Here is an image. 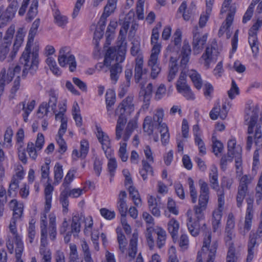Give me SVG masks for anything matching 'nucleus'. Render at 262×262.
I'll return each instance as SVG.
<instances>
[{
    "mask_svg": "<svg viewBox=\"0 0 262 262\" xmlns=\"http://www.w3.org/2000/svg\"><path fill=\"white\" fill-rule=\"evenodd\" d=\"M96 135L97 139L101 145L102 149L104 151L105 156L107 159H109L107 168L111 177H113L115 175L117 164L116 159L112 158L113 151L111 147L110 139L108 136L103 132L100 126L96 125Z\"/></svg>",
    "mask_w": 262,
    "mask_h": 262,
    "instance_id": "7ed1b4c3",
    "label": "nucleus"
},
{
    "mask_svg": "<svg viewBox=\"0 0 262 262\" xmlns=\"http://www.w3.org/2000/svg\"><path fill=\"white\" fill-rule=\"evenodd\" d=\"M164 117V111L163 108H159L156 110L155 114L154 115L152 120L154 122L156 123L160 127H161V125L164 123H162L163 119Z\"/></svg>",
    "mask_w": 262,
    "mask_h": 262,
    "instance_id": "6e6d98bb",
    "label": "nucleus"
},
{
    "mask_svg": "<svg viewBox=\"0 0 262 262\" xmlns=\"http://www.w3.org/2000/svg\"><path fill=\"white\" fill-rule=\"evenodd\" d=\"M239 90L234 80L232 79L231 82V88L228 91V95L231 99H233L235 95L239 94Z\"/></svg>",
    "mask_w": 262,
    "mask_h": 262,
    "instance_id": "69168bd1",
    "label": "nucleus"
},
{
    "mask_svg": "<svg viewBox=\"0 0 262 262\" xmlns=\"http://www.w3.org/2000/svg\"><path fill=\"white\" fill-rule=\"evenodd\" d=\"M217 247V241H211L210 235L208 234L204 239L202 250L198 253L196 262H214Z\"/></svg>",
    "mask_w": 262,
    "mask_h": 262,
    "instance_id": "39448f33",
    "label": "nucleus"
},
{
    "mask_svg": "<svg viewBox=\"0 0 262 262\" xmlns=\"http://www.w3.org/2000/svg\"><path fill=\"white\" fill-rule=\"evenodd\" d=\"M80 219L79 215H74L72 217L71 224V232L73 233H78L80 231Z\"/></svg>",
    "mask_w": 262,
    "mask_h": 262,
    "instance_id": "a18cd8bd",
    "label": "nucleus"
},
{
    "mask_svg": "<svg viewBox=\"0 0 262 262\" xmlns=\"http://www.w3.org/2000/svg\"><path fill=\"white\" fill-rule=\"evenodd\" d=\"M54 181L53 184L58 185L63 178L62 166L59 163H56L54 168Z\"/></svg>",
    "mask_w": 262,
    "mask_h": 262,
    "instance_id": "c9c22d12",
    "label": "nucleus"
},
{
    "mask_svg": "<svg viewBox=\"0 0 262 262\" xmlns=\"http://www.w3.org/2000/svg\"><path fill=\"white\" fill-rule=\"evenodd\" d=\"M15 12L13 11L11 8H7L6 11L3 12L0 16V28L5 26L6 23L11 20L14 16Z\"/></svg>",
    "mask_w": 262,
    "mask_h": 262,
    "instance_id": "c756f323",
    "label": "nucleus"
},
{
    "mask_svg": "<svg viewBox=\"0 0 262 262\" xmlns=\"http://www.w3.org/2000/svg\"><path fill=\"white\" fill-rule=\"evenodd\" d=\"M53 16L55 24L59 27H64L68 22L67 17L62 15L58 9L54 11Z\"/></svg>",
    "mask_w": 262,
    "mask_h": 262,
    "instance_id": "72a5a7b5",
    "label": "nucleus"
},
{
    "mask_svg": "<svg viewBox=\"0 0 262 262\" xmlns=\"http://www.w3.org/2000/svg\"><path fill=\"white\" fill-rule=\"evenodd\" d=\"M191 53L190 46L187 40H185L183 42V45L181 51L180 57L181 58L180 65L184 68H185L189 62L190 56Z\"/></svg>",
    "mask_w": 262,
    "mask_h": 262,
    "instance_id": "4468645a",
    "label": "nucleus"
},
{
    "mask_svg": "<svg viewBox=\"0 0 262 262\" xmlns=\"http://www.w3.org/2000/svg\"><path fill=\"white\" fill-rule=\"evenodd\" d=\"M35 104V101L34 100H32L29 103L27 104V106H26V102L25 101L20 102L17 106L19 108L22 107V110L24 112V113L23 115L24 120L25 122H27L28 117L31 112L34 108Z\"/></svg>",
    "mask_w": 262,
    "mask_h": 262,
    "instance_id": "412c9836",
    "label": "nucleus"
},
{
    "mask_svg": "<svg viewBox=\"0 0 262 262\" xmlns=\"http://www.w3.org/2000/svg\"><path fill=\"white\" fill-rule=\"evenodd\" d=\"M49 232L50 239L54 241L55 240L57 235L56 217L54 215L49 216V226L47 229Z\"/></svg>",
    "mask_w": 262,
    "mask_h": 262,
    "instance_id": "5701e85b",
    "label": "nucleus"
},
{
    "mask_svg": "<svg viewBox=\"0 0 262 262\" xmlns=\"http://www.w3.org/2000/svg\"><path fill=\"white\" fill-rule=\"evenodd\" d=\"M186 77V74L182 72L177 81L176 89L178 92L181 94L187 100H193L195 99V96L187 83Z\"/></svg>",
    "mask_w": 262,
    "mask_h": 262,
    "instance_id": "0eeeda50",
    "label": "nucleus"
},
{
    "mask_svg": "<svg viewBox=\"0 0 262 262\" xmlns=\"http://www.w3.org/2000/svg\"><path fill=\"white\" fill-rule=\"evenodd\" d=\"M134 97L128 96L122 100L115 110V115L119 118L126 119L127 117L134 112Z\"/></svg>",
    "mask_w": 262,
    "mask_h": 262,
    "instance_id": "423d86ee",
    "label": "nucleus"
},
{
    "mask_svg": "<svg viewBox=\"0 0 262 262\" xmlns=\"http://www.w3.org/2000/svg\"><path fill=\"white\" fill-rule=\"evenodd\" d=\"M82 251L84 254V258L85 262H93L91 257V254L88 244L85 241H83L81 244Z\"/></svg>",
    "mask_w": 262,
    "mask_h": 262,
    "instance_id": "bf43d9fd",
    "label": "nucleus"
},
{
    "mask_svg": "<svg viewBox=\"0 0 262 262\" xmlns=\"http://www.w3.org/2000/svg\"><path fill=\"white\" fill-rule=\"evenodd\" d=\"M40 25V19L37 18L33 23L32 26L29 30L28 34V40L27 45L32 46L34 38L37 34L38 28Z\"/></svg>",
    "mask_w": 262,
    "mask_h": 262,
    "instance_id": "a878e982",
    "label": "nucleus"
},
{
    "mask_svg": "<svg viewBox=\"0 0 262 262\" xmlns=\"http://www.w3.org/2000/svg\"><path fill=\"white\" fill-rule=\"evenodd\" d=\"M36 221L35 219H32L29 223V226L27 228L28 236L29 239V242L32 243L36 235L35 224Z\"/></svg>",
    "mask_w": 262,
    "mask_h": 262,
    "instance_id": "c03bdc74",
    "label": "nucleus"
},
{
    "mask_svg": "<svg viewBox=\"0 0 262 262\" xmlns=\"http://www.w3.org/2000/svg\"><path fill=\"white\" fill-rule=\"evenodd\" d=\"M254 212H246L245 220L244 223V230L249 231L252 226V222L253 218Z\"/></svg>",
    "mask_w": 262,
    "mask_h": 262,
    "instance_id": "0e129e2a",
    "label": "nucleus"
},
{
    "mask_svg": "<svg viewBox=\"0 0 262 262\" xmlns=\"http://www.w3.org/2000/svg\"><path fill=\"white\" fill-rule=\"evenodd\" d=\"M46 63L49 66L50 70L53 73L56 75H60L61 71L59 68L57 67L56 62L54 59L51 57H48L46 59Z\"/></svg>",
    "mask_w": 262,
    "mask_h": 262,
    "instance_id": "de8ad7c7",
    "label": "nucleus"
},
{
    "mask_svg": "<svg viewBox=\"0 0 262 262\" xmlns=\"http://www.w3.org/2000/svg\"><path fill=\"white\" fill-rule=\"evenodd\" d=\"M75 172L76 171L75 170L70 169L69 170L62 184V186L64 189L70 187V184L74 179V174Z\"/></svg>",
    "mask_w": 262,
    "mask_h": 262,
    "instance_id": "4d7b16f0",
    "label": "nucleus"
},
{
    "mask_svg": "<svg viewBox=\"0 0 262 262\" xmlns=\"http://www.w3.org/2000/svg\"><path fill=\"white\" fill-rule=\"evenodd\" d=\"M127 121L126 119L118 118L116 127V137L117 140H119L122 137V130Z\"/></svg>",
    "mask_w": 262,
    "mask_h": 262,
    "instance_id": "a19ab883",
    "label": "nucleus"
},
{
    "mask_svg": "<svg viewBox=\"0 0 262 262\" xmlns=\"http://www.w3.org/2000/svg\"><path fill=\"white\" fill-rule=\"evenodd\" d=\"M262 26V20L258 19L248 32V42L253 54L257 55L259 52V42L257 36V31Z\"/></svg>",
    "mask_w": 262,
    "mask_h": 262,
    "instance_id": "6e6552de",
    "label": "nucleus"
},
{
    "mask_svg": "<svg viewBox=\"0 0 262 262\" xmlns=\"http://www.w3.org/2000/svg\"><path fill=\"white\" fill-rule=\"evenodd\" d=\"M242 148L239 146H236L235 139L229 140L228 142V153L229 158L238 156L241 155Z\"/></svg>",
    "mask_w": 262,
    "mask_h": 262,
    "instance_id": "aec40b11",
    "label": "nucleus"
},
{
    "mask_svg": "<svg viewBox=\"0 0 262 262\" xmlns=\"http://www.w3.org/2000/svg\"><path fill=\"white\" fill-rule=\"evenodd\" d=\"M50 161H46L45 163L41 166V179H47V182L51 181L50 179Z\"/></svg>",
    "mask_w": 262,
    "mask_h": 262,
    "instance_id": "603ef678",
    "label": "nucleus"
},
{
    "mask_svg": "<svg viewBox=\"0 0 262 262\" xmlns=\"http://www.w3.org/2000/svg\"><path fill=\"white\" fill-rule=\"evenodd\" d=\"M39 253L41 255V259L40 262H51V252L49 249H47L45 247L40 246Z\"/></svg>",
    "mask_w": 262,
    "mask_h": 262,
    "instance_id": "864d4df0",
    "label": "nucleus"
},
{
    "mask_svg": "<svg viewBox=\"0 0 262 262\" xmlns=\"http://www.w3.org/2000/svg\"><path fill=\"white\" fill-rule=\"evenodd\" d=\"M126 143L120 142V143L118 155L123 162H126L128 159V155L126 152Z\"/></svg>",
    "mask_w": 262,
    "mask_h": 262,
    "instance_id": "680f3d73",
    "label": "nucleus"
},
{
    "mask_svg": "<svg viewBox=\"0 0 262 262\" xmlns=\"http://www.w3.org/2000/svg\"><path fill=\"white\" fill-rule=\"evenodd\" d=\"M9 206L12 208L13 212L11 220L17 221L21 218L23 214L24 205L22 203H19L16 200H12L9 202Z\"/></svg>",
    "mask_w": 262,
    "mask_h": 262,
    "instance_id": "f3484780",
    "label": "nucleus"
},
{
    "mask_svg": "<svg viewBox=\"0 0 262 262\" xmlns=\"http://www.w3.org/2000/svg\"><path fill=\"white\" fill-rule=\"evenodd\" d=\"M138 238V233L137 232H134L132 235L131 239H130L128 248V255L130 257V260L134 259L137 254Z\"/></svg>",
    "mask_w": 262,
    "mask_h": 262,
    "instance_id": "a211bd4d",
    "label": "nucleus"
},
{
    "mask_svg": "<svg viewBox=\"0 0 262 262\" xmlns=\"http://www.w3.org/2000/svg\"><path fill=\"white\" fill-rule=\"evenodd\" d=\"M209 182L212 189L217 190L219 189V185L218 182V172L216 166H213L210 169L209 175Z\"/></svg>",
    "mask_w": 262,
    "mask_h": 262,
    "instance_id": "4be33fe9",
    "label": "nucleus"
},
{
    "mask_svg": "<svg viewBox=\"0 0 262 262\" xmlns=\"http://www.w3.org/2000/svg\"><path fill=\"white\" fill-rule=\"evenodd\" d=\"M193 39L192 42L193 54H199L206 44L207 39V34L202 35L198 31V28L195 27L192 32Z\"/></svg>",
    "mask_w": 262,
    "mask_h": 262,
    "instance_id": "9d476101",
    "label": "nucleus"
},
{
    "mask_svg": "<svg viewBox=\"0 0 262 262\" xmlns=\"http://www.w3.org/2000/svg\"><path fill=\"white\" fill-rule=\"evenodd\" d=\"M218 54L217 50L215 48H206L205 52L203 54L201 58L204 60V66L207 69L209 68L212 62H215L216 61Z\"/></svg>",
    "mask_w": 262,
    "mask_h": 262,
    "instance_id": "ddd939ff",
    "label": "nucleus"
},
{
    "mask_svg": "<svg viewBox=\"0 0 262 262\" xmlns=\"http://www.w3.org/2000/svg\"><path fill=\"white\" fill-rule=\"evenodd\" d=\"M148 65L151 69V77L154 79L156 78L161 71V68L159 67L158 60L153 61L151 59H149Z\"/></svg>",
    "mask_w": 262,
    "mask_h": 262,
    "instance_id": "79ce46f5",
    "label": "nucleus"
},
{
    "mask_svg": "<svg viewBox=\"0 0 262 262\" xmlns=\"http://www.w3.org/2000/svg\"><path fill=\"white\" fill-rule=\"evenodd\" d=\"M14 27L10 26L7 30L5 35L4 38V44H7V45H11V39L13 36L14 33Z\"/></svg>",
    "mask_w": 262,
    "mask_h": 262,
    "instance_id": "338daca9",
    "label": "nucleus"
},
{
    "mask_svg": "<svg viewBox=\"0 0 262 262\" xmlns=\"http://www.w3.org/2000/svg\"><path fill=\"white\" fill-rule=\"evenodd\" d=\"M160 128L161 142L162 144L165 145L167 144L169 141V133L168 128L166 123H163L162 125H161V127Z\"/></svg>",
    "mask_w": 262,
    "mask_h": 262,
    "instance_id": "37998d69",
    "label": "nucleus"
},
{
    "mask_svg": "<svg viewBox=\"0 0 262 262\" xmlns=\"http://www.w3.org/2000/svg\"><path fill=\"white\" fill-rule=\"evenodd\" d=\"M199 185L200 188L199 203L194 206V216L188 218L187 226L190 233L193 236H198L199 233L202 232L204 235V239L208 234H210L211 237V232L204 222V213L209 199V188L208 183L202 179L199 180Z\"/></svg>",
    "mask_w": 262,
    "mask_h": 262,
    "instance_id": "f257e3e1",
    "label": "nucleus"
},
{
    "mask_svg": "<svg viewBox=\"0 0 262 262\" xmlns=\"http://www.w3.org/2000/svg\"><path fill=\"white\" fill-rule=\"evenodd\" d=\"M20 71L21 67L18 65L10 67L8 70L7 75H5V76L4 77L5 83L7 82V83H9L10 81H12L14 76L15 75L19 74Z\"/></svg>",
    "mask_w": 262,
    "mask_h": 262,
    "instance_id": "f704fd0d",
    "label": "nucleus"
},
{
    "mask_svg": "<svg viewBox=\"0 0 262 262\" xmlns=\"http://www.w3.org/2000/svg\"><path fill=\"white\" fill-rule=\"evenodd\" d=\"M179 228L178 222L174 219L169 221L168 223V230L173 238L177 235Z\"/></svg>",
    "mask_w": 262,
    "mask_h": 262,
    "instance_id": "58836bf2",
    "label": "nucleus"
},
{
    "mask_svg": "<svg viewBox=\"0 0 262 262\" xmlns=\"http://www.w3.org/2000/svg\"><path fill=\"white\" fill-rule=\"evenodd\" d=\"M188 75L194 86L197 89L200 90L202 86V80L201 75L195 70H193L189 71Z\"/></svg>",
    "mask_w": 262,
    "mask_h": 262,
    "instance_id": "7c9ffc66",
    "label": "nucleus"
},
{
    "mask_svg": "<svg viewBox=\"0 0 262 262\" xmlns=\"http://www.w3.org/2000/svg\"><path fill=\"white\" fill-rule=\"evenodd\" d=\"M251 110V115L249 114V113H248L247 111L246 115L245 116V121L248 125L247 134L249 135H251L253 133V129L257 123L258 119L259 107L258 106L256 105L252 108L250 107L248 111H250Z\"/></svg>",
    "mask_w": 262,
    "mask_h": 262,
    "instance_id": "9b49d317",
    "label": "nucleus"
},
{
    "mask_svg": "<svg viewBox=\"0 0 262 262\" xmlns=\"http://www.w3.org/2000/svg\"><path fill=\"white\" fill-rule=\"evenodd\" d=\"M147 70L143 68V60L142 57L138 56L135 59V81L138 83L147 73Z\"/></svg>",
    "mask_w": 262,
    "mask_h": 262,
    "instance_id": "f8f14e48",
    "label": "nucleus"
},
{
    "mask_svg": "<svg viewBox=\"0 0 262 262\" xmlns=\"http://www.w3.org/2000/svg\"><path fill=\"white\" fill-rule=\"evenodd\" d=\"M49 101L48 106L51 108L53 113H55L56 105L57 102L58 96L55 91L53 90H50L48 92Z\"/></svg>",
    "mask_w": 262,
    "mask_h": 262,
    "instance_id": "473e14b6",
    "label": "nucleus"
},
{
    "mask_svg": "<svg viewBox=\"0 0 262 262\" xmlns=\"http://www.w3.org/2000/svg\"><path fill=\"white\" fill-rule=\"evenodd\" d=\"M117 232V241L119 244V250L122 253H124L126 250L127 242L125 235L121 232Z\"/></svg>",
    "mask_w": 262,
    "mask_h": 262,
    "instance_id": "5fc2aeb1",
    "label": "nucleus"
},
{
    "mask_svg": "<svg viewBox=\"0 0 262 262\" xmlns=\"http://www.w3.org/2000/svg\"><path fill=\"white\" fill-rule=\"evenodd\" d=\"M19 182L15 177H13L9 184L8 189V195L9 197H14L17 192Z\"/></svg>",
    "mask_w": 262,
    "mask_h": 262,
    "instance_id": "c85d7f7f",
    "label": "nucleus"
},
{
    "mask_svg": "<svg viewBox=\"0 0 262 262\" xmlns=\"http://www.w3.org/2000/svg\"><path fill=\"white\" fill-rule=\"evenodd\" d=\"M212 140L213 152L216 156H218L219 154L221 153L223 150V144L214 136L212 137Z\"/></svg>",
    "mask_w": 262,
    "mask_h": 262,
    "instance_id": "3c124183",
    "label": "nucleus"
},
{
    "mask_svg": "<svg viewBox=\"0 0 262 262\" xmlns=\"http://www.w3.org/2000/svg\"><path fill=\"white\" fill-rule=\"evenodd\" d=\"M31 46L26 45L20 58V63L24 65L22 77L26 78L29 72L33 75L38 68L39 59L38 52L35 50L31 52Z\"/></svg>",
    "mask_w": 262,
    "mask_h": 262,
    "instance_id": "20e7f679",
    "label": "nucleus"
},
{
    "mask_svg": "<svg viewBox=\"0 0 262 262\" xmlns=\"http://www.w3.org/2000/svg\"><path fill=\"white\" fill-rule=\"evenodd\" d=\"M169 69L167 80L169 82H171L174 79L178 72V66L177 64V61L172 57H170Z\"/></svg>",
    "mask_w": 262,
    "mask_h": 262,
    "instance_id": "bb28decb",
    "label": "nucleus"
},
{
    "mask_svg": "<svg viewBox=\"0 0 262 262\" xmlns=\"http://www.w3.org/2000/svg\"><path fill=\"white\" fill-rule=\"evenodd\" d=\"M68 197L66 191L62 190L59 196V201L63 208L62 211L65 213H67L68 211V206L69 204Z\"/></svg>",
    "mask_w": 262,
    "mask_h": 262,
    "instance_id": "09e8293b",
    "label": "nucleus"
},
{
    "mask_svg": "<svg viewBox=\"0 0 262 262\" xmlns=\"http://www.w3.org/2000/svg\"><path fill=\"white\" fill-rule=\"evenodd\" d=\"M157 234L156 245L159 249L162 248L165 245L167 234L166 231L161 228H158L155 230Z\"/></svg>",
    "mask_w": 262,
    "mask_h": 262,
    "instance_id": "393cba45",
    "label": "nucleus"
},
{
    "mask_svg": "<svg viewBox=\"0 0 262 262\" xmlns=\"http://www.w3.org/2000/svg\"><path fill=\"white\" fill-rule=\"evenodd\" d=\"M254 139V143L255 146H257V148L254 152L253 160H259V150L262 147V132L260 125H256V126Z\"/></svg>",
    "mask_w": 262,
    "mask_h": 262,
    "instance_id": "2eb2a0df",
    "label": "nucleus"
},
{
    "mask_svg": "<svg viewBox=\"0 0 262 262\" xmlns=\"http://www.w3.org/2000/svg\"><path fill=\"white\" fill-rule=\"evenodd\" d=\"M117 1L107 0V4L104 8V11L102 14L109 16L113 13L117 7Z\"/></svg>",
    "mask_w": 262,
    "mask_h": 262,
    "instance_id": "4c0bfd02",
    "label": "nucleus"
},
{
    "mask_svg": "<svg viewBox=\"0 0 262 262\" xmlns=\"http://www.w3.org/2000/svg\"><path fill=\"white\" fill-rule=\"evenodd\" d=\"M126 50L119 48L117 50L115 47L109 48L105 55L104 64L110 66L112 61L115 60L117 63L113 64L110 68V77L114 83L118 81L120 74L122 71V67L120 63L122 62L125 57Z\"/></svg>",
    "mask_w": 262,
    "mask_h": 262,
    "instance_id": "f03ea898",
    "label": "nucleus"
},
{
    "mask_svg": "<svg viewBox=\"0 0 262 262\" xmlns=\"http://www.w3.org/2000/svg\"><path fill=\"white\" fill-rule=\"evenodd\" d=\"M24 35L23 33L20 32L19 31H17L13 45V51L11 54L12 59L13 58V56L15 55L19 47L22 45L24 41Z\"/></svg>",
    "mask_w": 262,
    "mask_h": 262,
    "instance_id": "2f4dec72",
    "label": "nucleus"
},
{
    "mask_svg": "<svg viewBox=\"0 0 262 262\" xmlns=\"http://www.w3.org/2000/svg\"><path fill=\"white\" fill-rule=\"evenodd\" d=\"M253 178L250 175H244L240 179L238 187L248 191V185L252 182Z\"/></svg>",
    "mask_w": 262,
    "mask_h": 262,
    "instance_id": "13d9d810",
    "label": "nucleus"
},
{
    "mask_svg": "<svg viewBox=\"0 0 262 262\" xmlns=\"http://www.w3.org/2000/svg\"><path fill=\"white\" fill-rule=\"evenodd\" d=\"M257 238V235L253 233H250L249 241L247 245L248 249H251L252 250L256 251V247L258 245L256 242Z\"/></svg>",
    "mask_w": 262,
    "mask_h": 262,
    "instance_id": "774afa93",
    "label": "nucleus"
},
{
    "mask_svg": "<svg viewBox=\"0 0 262 262\" xmlns=\"http://www.w3.org/2000/svg\"><path fill=\"white\" fill-rule=\"evenodd\" d=\"M47 220H40V243L41 246L46 247L47 244Z\"/></svg>",
    "mask_w": 262,
    "mask_h": 262,
    "instance_id": "b1692460",
    "label": "nucleus"
},
{
    "mask_svg": "<svg viewBox=\"0 0 262 262\" xmlns=\"http://www.w3.org/2000/svg\"><path fill=\"white\" fill-rule=\"evenodd\" d=\"M105 101L108 115L110 116L112 112V106L115 102V95L112 90L107 91L105 94Z\"/></svg>",
    "mask_w": 262,
    "mask_h": 262,
    "instance_id": "cd10ccee",
    "label": "nucleus"
},
{
    "mask_svg": "<svg viewBox=\"0 0 262 262\" xmlns=\"http://www.w3.org/2000/svg\"><path fill=\"white\" fill-rule=\"evenodd\" d=\"M161 24L159 23L155 26L152 30V33L151 36V44L154 45V43H158V40L159 38V30L161 28Z\"/></svg>",
    "mask_w": 262,
    "mask_h": 262,
    "instance_id": "e2e57ef3",
    "label": "nucleus"
},
{
    "mask_svg": "<svg viewBox=\"0 0 262 262\" xmlns=\"http://www.w3.org/2000/svg\"><path fill=\"white\" fill-rule=\"evenodd\" d=\"M152 92V84L151 83H148L145 89L142 88L140 91V96H143V104L142 107L144 110H147L149 107Z\"/></svg>",
    "mask_w": 262,
    "mask_h": 262,
    "instance_id": "dca6fc26",
    "label": "nucleus"
},
{
    "mask_svg": "<svg viewBox=\"0 0 262 262\" xmlns=\"http://www.w3.org/2000/svg\"><path fill=\"white\" fill-rule=\"evenodd\" d=\"M247 192V190L238 187V191L236 195V202L237 207H241Z\"/></svg>",
    "mask_w": 262,
    "mask_h": 262,
    "instance_id": "052dcab7",
    "label": "nucleus"
},
{
    "mask_svg": "<svg viewBox=\"0 0 262 262\" xmlns=\"http://www.w3.org/2000/svg\"><path fill=\"white\" fill-rule=\"evenodd\" d=\"M69 262H83L82 260H79L77 247L75 244H70Z\"/></svg>",
    "mask_w": 262,
    "mask_h": 262,
    "instance_id": "49530a36",
    "label": "nucleus"
},
{
    "mask_svg": "<svg viewBox=\"0 0 262 262\" xmlns=\"http://www.w3.org/2000/svg\"><path fill=\"white\" fill-rule=\"evenodd\" d=\"M15 243L16 246L15 249V258L16 261L23 260L21 259V257L24 251V244L20 236L16 237V240L15 241Z\"/></svg>",
    "mask_w": 262,
    "mask_h": 262,
    "instance_id": "ea45409f",
    "label": "nucleus"
},
{
    "mask_svg": "<svg viewBox=\"0 0 262 262\" xmlns=\"http://www.w3.org/2000/svg\"><path fill=\"white\" fill-rule=\"evenodd\" d=\"M158 125L153 121L152 118L151 116H146L143 121V129L148 136H150L153 134L154 128Z\"/></svg>",
    "mask_w": 262,
    "mask_h": 262,
    "instance_id": "6ab92c4d",
    "label": "nucleus"
},
{
    "mask_svg": "<svg viewBox=\"0 0 262 262\" xmlns=\"http://www.w3.org/2000/svg\"><path fill=\"white\" fill-rule=\"evenodd\" d=\"M188 184L189 185L190 195L191 198V201L193 203L196 202L198 198V193L195 188L194 181L191 178L188 179Z\"/></svg>",
    "mask_w": 262,
    "mask_h": 262,
    "instance_id": "8fccbe9b",
    "label": "nucleus"
},
{
    "mask_svg": "<svg viewBox=\"0 0 262 262\" xmlns=\"http://www.w3.org/2000/svg\"><path fill=\"white\" fill-rule=\"evenodd\" d=\"M38 0L32 1L31 5L27 14V20L31 21L36 16L38 13Z\"/></svg>",
    "mask_w": 262,
    "mask_h": 262,
    "instance_id": "e433bc0d",
    "label": "nucleus"
},
{
    "mask_svg": "<svg viewBox=\"0 0 262 262\" xmlns=\"http://www.w3.org/2000/svg\"><path fill=\"white\" fill-rule=\"evenodd\" d=\"M69 50L67 47L62 48L59 52L58 60L59 65L64 67L67 64H69V70L71 72L75 71L77 64L75 58L73 55H68Z\"/></svg>",
    "mask_w": 262,
    "mask_h": 262,
    "instance_id": "1a4fd4ad",
    "label": "nucleus"
}]
</instances>
